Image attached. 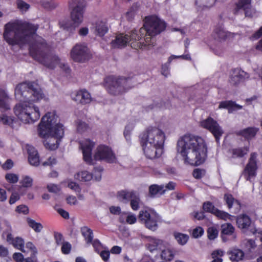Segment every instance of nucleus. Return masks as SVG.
Listing matches in <instances>:
<instances>
[{
  "instance_id": "34",
  "label": "nucleus",
  "mask_w": 262,
  "mask_h": 262,
  "mask_svg": "<svg viewBox=\"0 0 262 262\" xmlns=\"http://www.w3.org/2000/svg\"><path fill=\"white\" fill-rule=\"evenodd\" d=\"M224 199L229 208H231L232 205H234L236 207L237 211L239 210L241 208L239 202L235 200L232 195L229 194H225Z\"/></svg>"
},
{
  "instance_id": "39",
  "label": "nucleus",
  "mask_w": 262,
  "mask_h": 262,
  "mask_svg": "<svg viewBox=\"0 0 262 262\" xmlns=\"http://www.w3.org/2000/svg\"><path fill=\"white\" fill-rule=\"evenodd\" d=\"M27 222L29 226L37 233L40 232L43 229V226L41 223H37L31 218L28 217Z\"/></svg>"
},
{
  "instance_id": "30",
  "label": "nucleus",
  "mask_w": 262,
  "mask_h": 262,
  "mask_svg": "<svg viewBox=\"0 0 262 262\" xmlns=\"http://www.w3.org/2000/svg\"><path fill=\"white\" fill-rule=\"evenodd\" d=\"M81 232L87 244L92 243L94 238L93 230L87 226L81 228Z\"/></svg>"
},
{
  "instance_id": "10",
  "label": "nucleus",
  "mask_w": 262,
  "mask_h": 262,
  "mask_svg": "<svg viewBox=\"0 0 262 262\" xmlns=\"http://www.w3.org/2000/svg\"><path fill=\"white\" fill-rule=\"evenodd\" d=\"M166 27V23L157 16H148V36H155L160 34Z\"/></svg>"
},
{
  "instance_id": "44",
  "label": "nucleus",
  "mask_w": 262,
  "mask_h": 262,
  "mask_svg": "<svg viewBox=\"0 0 262 262\" xmlns=\"http://www.w3.org/2000/svg\"><path fill=\"white\" fill-rule=\"evenodd\" d=\"M90 129L89 124L85 122L79 121L77 124V132L80 134L84 133Z\"/></svg>"
},
{
  "instance_id": "29",
  "label": "nucleus",
  "mask_w": 262,
  "mask_h": 262,
  "mask_svg": "<svg viewBox=\"0 0 262 262\" xmlns=\"http://www.w3.org/2000/svg\"><path fill=\"white\" fill-rule=\"evenodd\" d=\"M229 35V33L226 31L222 27H218L214 30V37L220 41L225 40Z\"/></svg>"
},
{
  "instance_id": "46",
  "label": "nucleus",
  "mask_w": 262,
  "mask_h": 262,
  "mask_svg": "<svg viewBox=\"0 0 262 262\" xmlns=\"http://www.w3.org/2000/svg\"><path fill=\"white\" fill-rule=\"evenodd\" d=\"M17 8L22 12H26L30 8V5L23 0H17Z\"/></svg>"
},
{
  "instance_id": "43",
  "label": "nucleus",
  "mask_w": 262,
  "mask_h": 262,
  "mask_svg": "<svg viewBox=\"0 0 262 262\" xmlns=\"http://www.w3.org/2000/svg\"><path fill=\"white\" fill-rule=\"evenodd\" d=\"M140 199L139 193L137 192L129 201L130 207L133 210H137L139 208Z\"/></svg>"
},
{
  "instance_id": "60",
  "label": "nucleus",
  "mask_w": 262,
  "mask_h": 262,
  "mask_svg": "<svg viewBox=\"0 0 262 262\" xmlns=\"http://www.w3.org/2000/svg\"><path fill=\"white\" fill-rule=\"evenodd\" d=\"M54 238L58 245L62 244L63 242V236L60 233L55 232L54 234Z\"/></svg>"
},
{
  "instance_id": "36",
  "label": "nucleus",
  "mask_w": 262,
  "mask_h": 262,
  "mask_svg": "<svg viewBox=\"0 0 262 262\" xmlns=\"http://www.w3.org/2000/svg\"><path fill=\"white\" fill-rule=\"evenodd\" d=\"M173 236L178 244L182 246L187 243L189 238L187 234L178 232H173Z\"/></svg>"
},
{
  "instance_id": "49",
  "label": "nucleus",
  "mask_w": 262,
  "mask_h": 262,
  "mask_svg": "<svg viewBox=\"0 0 262 262\" xmlns=\"http://www.w3.org/2000/svg\"><path fill=\"white\" fill-rule=\"evenodd\" d=\"M208 237L210 240L214 239L218 235V230L216 228L211 227L207 230Z\"/></svg>"
},
{
  "instance_id": "11",
  "label": "nucleus",
  "mask_w": 262,
  "mask_h": 262,
  "mask_svg": "<svg viewBox=\"0 0 262 262\" xmlns=\"http://www.w3.org/2000/svg\"><path fill=\"white\" fill-rule=\"evenodd\" d=\"M256 157L257 155L255 152L250 155L249 161L242 172V176L247 181L252 182V179H254L256 176L257 169Z\"/></svg>"
},
{
  "instance_id": "47",
  "label": "nucleus",
  "mask_w": 262,
  "mask_h": 262,
  "mask_svg": "<svg viewBox=\"0 0 262 262\" xmlns=\"http://www.w3.org/2000/svg\"><path fill=\"white\" fill-rule=\"evenodd\" d=\"M137 7V5H133L126 13V17L128 21H131L134 18Z\"/></svg>"
},
{
  "instance_id": "35",
  "label": "nucleus",
  "mask_w": 262,
  "mask_h": 262,
  "mask_svg": "<svg viewBox=\"0 0 262 262\" xmlns=\"http://www.w3.org/2000/svg\"><path fill=\"white\" fill-rule=\"evenodd\" d=\"M74 178L80 181L87 182L92 179V175L87 171H82L75 174Z\"/></svg>"
},
{
  "instance_id": "55",
  "label": "nucleus",
  "mask_w": 262,
  "mask_h": 262,
  "mask_svg": "<svg viewBox=\"0 0 262 262\" xmlns=\"http://www.w3.org/2000/svg\"><path fill=\"white\" fill-rule=\"evenodd\" d=\"M139 220L147 228V211L145 210L144 214H143V211H140L139 215Z\"/></svg>"
},
{
  "instance_id": "19",
  "label": "nucleus",
  "mask_w": 262,
  "mask_h": 262,
  "mask_svg": "<svg viewBox=\"0 0 262 262\" xmlns=\"http://www.w3.org/2000/svg\"><path fill=\"white\" fill-rule=\"evenodd\" d=\"M137 192L134 190H122L117 192L118 200L124 204H127Z\"/></svg>"
},
{
  "instance_id": "51",
  "label": "nucleus",
  "mask_w": 262,
  "mask_h": 262,
  "mask_svg": "<svg viewBox=\"0 0 262 262\" xmlns=\"http://www.w3.org/2000/svg\"><path fill=\"white\" fill-rule=\"evenodd\" d=\"M94 247L95 251L98 254L101 251V250L103 248H105V247H103L102 244L100 243L99 239H95L92 241V243H91Z\"/></svg>"
},
{
  "instance_id": "25",
  "label": "nucleus",
  "mask_w": 262,
  "mask_h": 262,
  "mask_svg": "<svg viewBox=\"0 0 262 262\" xmlns=\"http://www.w3.org/2000/svg\"><path fill=\"white\" fill-rule=\"evenodd\" d=\"M258 130L259 129L256 127H248L247 128H245L243 130L237 132L236 134L237 135L242 136L246 139L249 140L253 138L255 136Z\"/></svg>"
},
{
  "instance_id": "58",
  "label": "nucleus",
  "mask_w": 262,
  "mask_h": 262,
  "mask_svg": "<svg viewBox=\"0 0 262 262\" xmlns=\"http://www.w3.org/2000/svg\"><path fill=\"white\" fill-rule=\"evenodd\" d=\"M205 174V171L203 169H195L193 171V176L196 179H201Z\"/></svg>"
},
{
  "instance_id": "15",
  "label": "nucleus",
  "mask_w": 262,
  "mask_h": 262,
  "mask_svg": "<svg viewBox=\"0 0 262 262\" xmlns=\"http://www.w3.org/2000/svg\"><path fill=\"white\" fill-rule=\"evenodd\" d=\"M249 78V74L240 69H235L231 73L229 82L233 85H237Z\"/></svg>"
},
{
  "instance_id": "40",
  "label": "nucleus",
  "mask_w": 262,
  "mask_h": 262,
  "mask_svg": "<svg viewBox=\"0 0 262 262\" xmlns=\"http://www.w3.org/2000/svg\"><path fill=\"white\" fill-rule=\"evenodd\" d=\"M140 144L141 146L142 147L143 150L145 154L146 157L147 156L145 154V149L146 148V145L147 143V129H145L144 131L140 134L139 136Z\"/></svg>"
},
{
  "instance_id": "57",
  "label": "nucleus",
  "mask_w": 262,
  "mask_h": 262,
  "mask_svg": "<svg viewBox=\"0 0 262 262\" xmlns=\"http://www.w3.org/2000/svg\"><path fill=\"white\" fill-rule=\"evenodd\" d=\"M134 128V126L131 124L126 125L125 127V129L123 132V135L126 139H127V137L131 135V132Z\"/></svg>"
},
{
  "instance_id": "33",
  "label": "nucleus",
  "mask_w": 262,
  "mask_h": 262,
  "mask_svg": "<svg viewBox=\"0 0 262 262\" xmlns=\"http://www.w3.org/2000/svg\"><path fill=\"white\" fill-rule=\"evenodd\" d=\"M163 152V147L153 145L148 151V158L155 159L160 157Z\"/></svg>"
},
{
  "instance_id": "21",
  "label": "nucleus",
  "mask_w": 262,
  "mask_h": 262,
  "mask_svg": "<svg viewBox=\"0 0 262 262\" xmlns=\"http://www.w3.org/2000/svg\"><path fill=\"white\" fill-rule=\"evenodd\" d=\"M159 254H160L161 258L165 261H171L174 256L173 250L170 248L166 242L164 243L163 247L161 248Z\"/></svg>"
},
{
  "instance_id": "13",
  "label": "nucleus",
  "mask_w": 262,
  "mask_h": 262,
  "mask_svg": "<svg viewBox=\"0 0 262 262\" xmlns=\"http://www.w3.org/2000/svg\"><path fill=\"white\" fill-rule=\"evenodd\" d=\"M82 150L83 160L89 165L93 164L92 151L95 143L90 139H84L79 142Z\"/></svg>"
},
{
  "instance_id": "4",
  "label": "nucleus",
  "mask_w": 262,
  "mask_h": 262,
  "mask_svg": "<svg viewBox=\"0 0 262 262\" xmlns=\"http://www.w3.org/2000/svg\"><path fill=\"white\" fill-rule=\"evenodd\" d=\"M57 116L54 113L48 112L44 115L38 126L40 137L45 138V147L49 150L57 149L64 135L63 126L57 123Z\"/></svg>"
},
{
  "instance_id": "18",
  "label": "nucleus",
  "mask_w": 262,
  "mask_h": 262,
  "mask_svg": "<svg viewBox=\"0 0 262 262\" xmlns=\"http://www.w3.org/2000/svg\"><path fill=\"white\" fill-rule=\"evenodd\" d=\"M160 221V217L157 212L152 209H148V229L155 231Z\"/></svg>"
},
{
  "instance_id": "24",
  "label": "nucleus",
  "mask_w": 262,
  "mask_h": 262,
  "mask_svg": "<svg viewBox=\"0 0 262 262\" xmlns=\"http://www.w3.org/2000/svg\"><path fill=\"white\" fill-rule=\"evenodd\" d=\"M251 224V219L246 214H242L236 218V224L237 227L242 229H247Z\"/></svg>"
},
{
  "instance_id": "50",
  "label": "nucleus",
  "mask_w": 262,
  "mask_h": 262,
  "mask_svg": "<svg viewBox=\"0 0 262 262\" xmlns=\"http://www.w3.org/2000/svg\"><path fill=\"white\" fill-rule=\"evenodd\" d=\"M20 183L24 187H31L32 185L33 180L31 177L26 176L23 178Z\"/></svg>"
},
{
  "instance_id": "17",
  "label": "nucleus",
  "mask_w": 262,
  "mask_h": 262,
  "mask_svg": "<svg viewBox=\"0 0 262 262\" xmlns=\"http://www.w3.org/2000/svg\"><path fill=\"white\" fill-rule=\"evenodd\" d=\"M73 99L82 104L89 103L91 101V96L86 90H80L77 91L73 96Z\"/></svg>"
},
{
  "instance_id": "38",
  "label": "nucleus",
  "mask_w": 262,
  "mask_h": 262,
  "mask_svg": "<svg viewBox=\"0 0 262 262\" xmlns=\"http://www.w3.org/2000/svg\"><path fill=\"white\" fill-rule=\"evenodd\" d=\"M230 258L232 261H238L242 259L244 256L243 251L239 249H235L229 252Z\"/></svg>"
},
{
  "instance_id": "52",
  "label": "nucleus",
  "mask_w": 262,
  "mask_h": 262,
  "mask_svg": "<svg viewBox=\"0 0 262 262\" xmlns=\"http://www.w3.org/2000/svg\"><path fill=\"white\" fill-rule=\"evenodd\" d=\"M203 208L205 211L211 212L213 214L216 209L215 208L214 205L209 202L204 203L203 206Z\"/></svg>"
},
{
  "instance_id": "37",
  "label": "nucleus",
  "mask_w": 262,
  "mask_h": 262,
  "mask_svg": "<svg viewBox=\"0 0 262 262\" xmlns=\"http://www.w3.org/2000/svg\"><path fill=\"white\" fill-rule=\"evenodd\" d=\"M248 151V147L236 148L232 149L231 150L232 157L233 158H242L247 155Z\"/></svg>"
},
{
  "instance_id": "56",
  "label": "nucleus",
  "mask_w": 262,
  "mask_h": 262,
  "mask_svg": "<svg viewBox=\"0 0 262 262\" xmlns=\"http://www.w3.org/2000/svg\"><path fill=\"white\" fill-rule=\"evenodd\" d=\"M214 214H215V215L217 217L224 220H226L227 219L229 218L230 216V215L228 213L220 211L217 209H216Z\"/></svg>"
},
{
  "instance_id": "1",
  "label": "nucleus",
  "mask_w": 262,
  "mask_h": 262,
  "mask_svg": "<svg viewBox=\"0 0 262 262\" xmlns=\"http://www.w3.org/2000/svg\"><path fill=\"white\" fill-rule=\"evenodd\" d=\"M38 25L28 22L10 21L4 26L3 37L11 46L29 45L30 56L44 66L54 69L60 59L49 53L46 40L36 34Z\"/></svg>"
},
{
  "instance_id": "5",
  "label": "nucleus",
  "mask_w": 262,
  "mask_h": 262,
  "mask_svg": "<svg viewBox=\"0 0 262 262\" xmlns=\"http://www.w3.org/2000/svg\"><path fill=\"white\" fill-rule=\"evenodd\" d=\"M104 86L108 93L113 96L121 95L130 89L132 78L110 75L104 80Z\"/></svg>"
},
{
  "instance_id": "59",
  "label": "nucleus",
  "mask_w": 262,
  "mask_h": 262,
  "mask_svg": "<svg viewBox=\"0 0 262 262\" xmlns=\"http://www.w3.org/2000/svg\"><path fill=\"white\" fill-rule=\"evenodd\" d=\"M204 233L203 228L201 227H197L192 231V236L194 238H198L202 235Z\"/></svg>"
},
{
  "instance_id": "6",
  "label": "nucleus",
  "mask_w": 262,
  "mask_h": 262,
  "mask_svg": "<svg viewBox=\"0 0 262 262\" xmlns=\"http://www.w3.org/2000/svg\"><path fill=\"white\" fill-rule=\"evenodd\" d=\"M85 5L83 2H78L77 5L72 9L71 12V17L73 23L66 22L61 26L64 30L73 33L76 28L78 27L82 22Z\"/></svg>"
},
{
  "instance_id": "9",
  "label": "nucleus",
  "mask_w": 262,
  "mask_h": 262,
  "mask_svg": "<svg viewBox=\"0 0 262 262\" xmlns=\"http://www.w3.org/2000/svg\"><path fill=\"white\" fill-rule=\"evenodd\" d=\"M201 126L208 130L213 135L216 142H219L221 137L224 134L222 127L216 121L211 117H208L202 120L200 122Z\"/></svg>"
},
{
  "instance_id": "63",
  "label": "nucleus",
  "mask_w": 262,
  "mask_h": 262,
  "mask_svg": "<svg viewBox=\"0 0 262 262\" xmlns=\"http://www.w3.org/2000/svg\"><path fill=\"white\" fill-rule=\"evenodd\" d=\"M47 188L50 192L57 193L60 190V188L57 185L53 184L48 185Z\"/></svg>"
},
{
  "instance_id": "64",
  "label": "nucleus",
  "mask_w": 262,
  "mask_h": 262,
  "mask_svg": "<svg viewBox=\"0 0 262 262\" xmlns=\"http://www.w3.org/2000/svg\"><path fill=\"white\" fill-rule=\"evenodd\" d=\"M20 199V195L17 192H13L9 199V204L12 205L15 203L18 200Z\"/></svg>"
},
{
  "instance_id": "27",
  "label": "nucleus",
  "mask_w": 262,
  "mask_h": 262,
  "mask_svg": "<svg viewBox=\"0 0 262 262\" xmlns=\"http://www.w3.org/2000/svg\"><path fill=\"white\" fill-rule=\"evenodd\" d=\"M149 191L150 196L156 197L160 196L165 193L166 189H164V186L158 185L156 184L151 185L149 187Z\"/></svg>"
},
{
  "instance_id": "3",
  "label": "nucleus",
  "mask_w": 262,
  "mask_h": 262,
  "mask_svg": "<svg viewBox=\"0 0 262 262\" xmlns=\"http://www.w3.org/2000/svg\"><path fill=\"white\" fill-rule=\"evenodd\" d=\"M177 151L185 163L197 166L205 161L207 147L205 140L201 137L186 134L178 140Z\"/></svg>"
},
{
  "instance_id": "48",
  "label": "nucleus",
  "mask_w": 262,
  "mask_h": 262,
  "mask_svg": "<svg viewBox=\"0 0 262 262\" xmlns=\"http://www.w3.org/2000/svg\"><path fill=\"white\" fill-rule=\"evenodd\" d=\"M5 179L10 183H16L18 181V177L17 174L12 173H8L5 175Z\"/></svg>"
},
{
  "instance_id": "14",
  "label": "nucleus",
  "mask_w": 262,
  "mask_h": 262,
  "mask_svg": "<svg viewBox=\"0 0 262 262\" xmlns=\"http://www.w3.org/2000/svg\"><path fill=\"white\" fill-rule=\"evenodd\" d=\"M144 24L143 27L141 28L139 31L136 29L133 30L130 35H128L129 42L132 40H140L142 37L144 38L145 42H147V16H145L143 19Z\"/></svg>"
},
{
  "instance_id": "32",
  "label": "nucleus",
  "mask_w": 262,
  "mask_h": 262,
  "mask_svg": "<svg viewBox=\"0 0 262 262\" xmlns=\"http://www.w3.org/2000/svg\"><path fill=\"white\" fill-rule=\"evenodd\" d=\"M219 108H228L229 112L231 113L232 111L240 109L242 106L235 104L233 102L231 101H222L220 103Z\"/></svg>"
},
{
  "instance_id": "31",
  "label": "nucleus",
  "mask_w": 262,
  "mask_h": 262,
  "mask_svg": "<svg viewBox=\"0 0 262 262\" xmlns=\"http://www.w3.org/2000/svg\"><path fill=\"white\" fill-rule=\"evenodd\" d=\"M8 100L9 96L5 91L0 89V110H8L10 109Z\"/></svg>"
},
{
  "instance_id": "45",
  "label": "nucleus",
  "mask_w": 262,
  "mask_h": 262,
  "mask_svg": "<svg viewBox=\"0 0 262 262\" xmlns=\"http://www.w3.org/2000/svg\"><path fill=\"white\" fill-rule=\"evenodd\" d=\"M216 0H196L195 3L200 7H210L215 3Z\"/></svg>"
},
{
  "instance_id": "23",
  "label": "nucleus",
  "mask_w": 262,
  "mask_h": 262,
  "mask_svg": "<svg viewBox=\"0 0 262 262\" xmlns=\"http://www.w3.org/2000/svg\"><path fill=\"white\" fill-rule=\"evenodd\" d=\"M28 161L33 166H37L39 164V157L37 150L33 147H30L28 149Z\"/></svg>"
},
{
  "instance_id": "22",
  "label": "nucleus",
  "mask_w": 262,
  "mask_h": 262,
  "mask_svg": "<svg viewBox=\"0 0 262 262\" xmlns=\"http://www.w3.org/2000/svg\"><path fill=\"white\" fill-rule=\"evenodd\" d=\"M108 31V28L106 23L102 20H98L96 22L94 32L96 35L103 37Z\"/></svg>"
},
{
  "instance_id": "54",
  "label": "nucleus",
  "mask_w": 262,
  "mask_h": 262,
  "mask_svg": "<svg viewBox=\"0 0 262 262\" xmlns=\"http://www.w3.org/2000/svg\"><path fill=\"white\" fill-rule=\"evenodd\" d=\"M15 211L18 213H23L25 215L28 214L29 212V208L25 205H20L17 206Z\"/></svg>"
},
{
  "instance_id": "7",
  "label": "nucleus",
  "mask_w": 262,
  "mask_h": 262,
  "mask_svg": "<svg viewBox=\"0 0 262 262\" xmlns=\"http://www.w3.org/2000/svg\"><path fill=\"white\" fill-rule=\"evenodd\" d=\"M70 56L74 61L79 63L85 62L92 57L88 48L80 43H77L72 48Z\"/></svg>"
},
{
  "instance_id": "28",
  "label": "nucleus",
  "mask_w": 262,
  "mask_h": 262,
  "mask_svg": "<svg viewBox=\"0 0 262 262\" xmlns=\"http://www.w3.org/2000/svg\"><path fill=\"white\" fill-rule=\"evenodd\" d=\"M221 228L222 234L231 235V239L233 240L236 239V235L234 233L235 228L231 224L227 223L222 225Z\"/></svg>"
},
{
  "instance_id": "26",
  "label": "nucleus",
  "mask_w": 262,
  "mask_h": 262,
  "mask_svg": "<svg viewBox=\"0 0 262 262\" xmlns=\"http://www.w3.org/2000/svg\"><path fill=\"white\" fill-rule=\"evenodd\" d=\"M251 2V0H239L236 4L238 9H243L244 10L246 16L251 17L252 16Z\"/></svg>"
},
{
  "instance_id": "2",
  "label": "nucleus",
  "mask_w": 262,
  "mask_h": 262,
  "mask_svg": "<svg viewBox=\"0 0 262 262\" xmlns=\"http://www.w3.org/2000/svg\"><path fill=\"white\" fill-rule=\"evenodd\" d=\"M15 96L20 103L14 108L15 115L25 123H32L40 116L38 107L33 103L43 97V92L38 83L24 82L18 84L15 90Z\"/></svg>"
},
{
  "instance_id": "62",
  "label": "nucleus",
  "mask_w": 262,
  "mask_h": 262,
  "mask_svg": "<svg viewBox=\"0 0 262 262\" xmlns=\"http://www.w3.org/2000/svg\"><path fill=\"white\" fill-rule=\"evenodd\" d=\"M98 254L104 261H107L110 258V251L108 250H102Z\"/></svg>"
},
{
  "instance_id": "16",
  "label": "nucleus",
  "mask_w": 262,
  "mask_h": 262,
  "mask_svg": "<svg viewBox=\"0 0 262 262\" xmlns=\"http://www.w3.org/2000/svg\"><path fill=\"white\" fill-rule=\"evenodd\" d=\"M165 242L153 237H148V250L157 257L159 255L161 248L164 246Z\"/></svg>"
},
{
  "instance_id": "42",
  "label": "nucleus",
  "mask_w": 262,
  "mask_h": 262,
  "mask_svg": "<svg viewBox=\"0 0 262 262\" xmlns=\"http://www.w3.org/2000/svg\"><path fill=\"white\" fill-rule=\"evenodd\" d=\"M224 255V252L221 250H216L211 253V257L213 260L211 262H222V257Z\"/></svg>"
},
{
  "instance_id": "12",
  "label": "nucleus",
  "mask_w": 262,
  "mask_h": 262,
  "mask_svg": "<svg viewBox=\"0 0 262 262\" xmlns=\"http://www.w3.org/2000/svg\"><path fill=\"white\" fill-rule=\"evenodd\" d=\"M165 136L160 129L151 127L148 129V142L150 144L163 147Z\"/></svg>"
},
{
  "instance_id": "41",
  "label": "nucleus",
  "mask_w": 262,
  "mask_h": 262,
  "mask_svg": "<svg viewBox=\"0 0 262 262\" xmlns=\"http://www.w3.org/2000/svg\"><path fill=\"white\" fill-rule=\"evenodd\" d=\"M12 245L14 248L21 251L22 252H24V248L25 242L23 238L20 237H16L15 238L13 242H12Z\"/></svg>"
},
{
  "instance_id": "53",
  "label": "nucleus",
  "mask_w": 262,
  "mask_h": 262,
  "mask_svg": "<svg viewBox=\"0 0 262 262\" xmlns=\"http://www.w3.org/2000/svg\"><path fill=\"white\" fill-rule=\"evenodd\" d=\"M72 249L71 244L68 242H64L62 244L61 252L64 254H68L70 253Z\"/></svg>"
},
{
  "instance_id": "8",
  "label": "nucleus",
  "mask_w": 262,
  "mask_h": 262,
  "mask_svg": "<svg viewBox=\"0 0 262 262\" xmlns=\"http://www.w3.org/2000/svg\"><path fill=\"white\" fill-rule=\"evenodd\" d=\"M94 159L96 160L104 161L108 163H116L117 161L116 155L112 148L104 145L97 147Z\"/></svg>"
},
{
  "instance_id": "20",
  "label": "nucleus",
  "mask_w": 262,
  "mask_h": 262,
  "mask_svg": "<svg viewBox=\"0 0 262 262\" xmlns=\"http://www.w3.org/2000/svg\"><path fill=\"white\" fill-rule=\"evenodd\" d=\"M129 42L128 35H123L120 34L118 35L115 39L111 41V46L114 48H121L125 47L127 43Z\"/></svg>"
},
{
  "instance_id": "61",
  "label": "nucleus",
  "mask_w": 262,
  "mask_h": 262,
  "mask_svg": "<svg viewBox=\"0 0 262 262\" xmlns=\"http://www.w3.org/2000/svg\"><path fill=\"white\" fill-rule=\"evenodd\" d=\"M68 186L69 188L76 192H80L81 191V188L79 185L76 182L71 181L68 183Z\"/></svg>"
}]
</instances>
